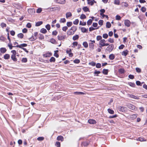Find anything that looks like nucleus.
<instances>
[{"instance_id": "18", "label": "nucleus", "mask_w": 147, "mask_h": 147, "mask_svg": "<svg viewBox=\"0 0 147 147\" xmlns=\"http://www.w3.org/2000/svg\"><path fill=\"white\" fill-rule=\"evenodd\" d=\"M71 16L72 14L70 12H67L66 14V17L67 18L71 17Z\"/></svg>"}, {"instance_id": "16", "label": "nucleus", "mask_w": 147, "mask_h": 147, "mask_svg": "<svg viewBox=\"0 0 147 147\" xmlns=\"http://www.w3.org/2000/svg\"><path fill=\"white\" fill-rule=\"evenodd\" d=\"M57 140L58 141L61 140L63 141L64 140V138L62 136H59L57 137Z\"/></svg>"}, {"instance_id": "10", "label": "nucleus", "mask_w": 147, "mask_h": 147, "mask_svg": "<svg viewBox=\"0 0 147 147\" xmlns=\"http://www.w3.org/2000/svg\"><path fill=\"white\" fill-rule=\"evenodd\" d=\"M27 46V45L26 44L24 43L21 44L20 45H17L16 46H15L14 47H18L20 48L21 49H22L23 48L22 47H26Z\"/></svg>"}, {"instance_id": "35", "label": "nucleus", "mask_w": 147, "mask_h": 147, "mask_svg": "<svg viewBox=\"0 0 147 147\" xmlns=\"http://www.w3.org/2000/svg\"><path fill=\"white\" fill-rule=\"evenodd\" d=\"M79 38V36L78 35H76L75 36H74L73 37V39L75 40H76L78 39Z\"/></svg>"}, {"instance_id": "62", "label": "nucleus", "mask_w": 147, "mask_h": 147, "mask_svg": "<svg viewBox=\"0 0 147 147\" xmlns=\"http://www.w3.org/2000/svg\"><path fill=\"white\" fill-rule=\"evenodd\" d=\"M116 20H119L121 19V17L119 15H117L116 16Z\"/></svg>"}, {"instance_id": "59", "label": "nucleus", "mask_w": 147, "mask_h": 147, "mask_svg": "<svg viewBox=\"0 0 147 147\" xmlns=\"http://www.w3.org/2000/svg\"><path fill=\"white\" fill-rule=\"evenodd\" d=\"M108 41L111 43H113L114 42L113 39L111 38H109L108 39Z\"/></svg>"}, {"instance_id": "58", "label": "nucleus", "mask_w": 147, "mask_h": 147, "mask_svg": "<svg viewBox=\"0 0 147 147\" xmlns=\"http://www.w3.org/2000/svg\"><path fill=\"white\" fill-rule=\"evenodd\" d=\"M1 26L3 28L4 27H6V24L4 23H2L1 24Z\"/></svg>"}, {"instance_id": "20", "label": "nucleus", "mask_w": 147, "mask_h": 147, "mask_svg": "<svg viewBox=\"0 0 147 147\" xmlns=\"http://www.w3.org/2000/svg\"><path fill=\"white\" fill-rule=\"evenodd\" d=\"M50 42L53 44H57L56 41L55 40V39L53 38L50 39Z\"/></svg>"}, {"instance_id": "37", "label": "nucleus", "mask_w": 147, "mask_h": 147, "mask_svg": "<svg viewBox=\"0 0 147 147\" xmlns=\"http://www.w3.org/2000/svg\"><path fill=\"white\" fill-rule=\"evenodd\" d=\"M81 30L82 32L85 33L86 32L87 29L84 27H82L81 28Z\"/></svg>"}, {"instance_id": "51", "label": "nucleus", "mask_w": 147, "mask_h": 147, "mask_svg": "<svg viewBox=\"0 0 147 147\" xmlns=\"http://www.w3.org/2000/svg\"><path fill=\"white\" fill-rule=\"evenodd\" d=\"M8 46L9 48L10 49H12L13 47H15V46H13L12 45L11 43H9L8 45Z\"/></svg>"}, {"instance_id": "4", "label": "nucleus", "mask_w": 147, "mask_h": 147, "mask_svg": "<svg viewBox=\"0 0 147 147\" xmlns=\"http://www.w3.org/2000/svg\"><path fill=\"white\" fill-rule=\"evenodd\" d=\"M89 41L91 42L89 43V48L91 50H94V43H95L94 40H90Z\"/></svg>"}, {"instance_id": "48", "label": "nucleus", "mask_w": 147, "mask_h": 147, "mask_svg": "<svg viewBox=\"0 0 147 147\" xmlns=\"http://www.w3.org/2000/svg\"><path fill=\"white\" fill-rule=\"evenodd\" d=\"M102 37L100 36H98L96 37V40L97 41H99L102 40Z\"/></svg>"}, {"instance_id": "46", "label": "nucleus", "mask_w": 147, "mask_h": 147, "mask_svg": "<svg viewBox=\"0 0 147 147\" xmlns=\"http://www.w3.org/2000/svg\"><path fill=\"white\" fill-rule=\"evenodd\" d=\"M86 18V16L84 14H82L80 16V18L81 19H85Z\"/></svg>"}, {"instance_id": "31", "label": "nucleus", "mask_w": 147, "mask_h": 147, "mask_svg": "<svg viewBox=\"0 0 147 147\" xmlns=\"http://www.w3.org/2000/svg\"><path fill=\"white\" fill-rule=\"evenodd\" d=\"M111 26L110 23L109 22H107L106 23V26L107 28H109Z\"/></svg>"}, {"instance_id": "3", "label": "nucleus", "mask_w": 147, "mask_h": 147, "mask_svg": "<svg viewBox=\"0 0 147 147\" xmlns=\"http://www.w3.org/2000/svg\"><path fill=\"white\" fill-rule=\"evenodd\" d=\"M106 41L104 39L101 40L99 42V47L102 48V47L105 46H107L109 45L108 43H106Z\"/></svg>"}, {"instance_id": "53", "label": "nucleus", "mask_w": 147, "mask_h": 147, "mask_svg": "<svg viewBox=\"0 0 147 147\" xmlns=\"http://www.w3.org/2000/svg\"><path fill=\"white\" fill-rule=\"evenodd\" d=\"M42 11V9L41 8H39L37 9L36 13H40Z\"/></svg>"}, {"instance_id": "7", "label": "nucleus", "mask_w": 147, "mask_h": 147, "mask_svg": "<svg viewBox=\"0 0 147 147\" xmlns=\"http://www.w3.org/2000/svg\"><path fill=\"white\" fill-rule=\"evenodd\" d=\"M66 38V36L62 35V34H60L58 35L57 36L58 39L59 40H64Z\"/></svg>"}, {"instance_id": "1", "label": "nucleus", "mask_w": 147, "mask_h": 147, "mask_svg": "<svg viewBox=\"0 0 147 147\" xmlns=\"http://www.w3.org/2000/svg\"><path fill=\"white\" fill-rule=\"evenodd\" d=\"M76 30L77 28L76 26H73L71 27V28L67 32V34L68 35L73 34Z\"/></svg>"}, {"instance_id": "40", "label": "nucleus", "mask_w": 147, "mask_h": 147, "mask_svg": "<svg viewBox=\"0 0 147 147\" xmlns=\"http://www.w3.org/2000/svg\"><path fill=\"white\" fill-rule=\"evenodd\" d=\"M72 25V23L71 22H67V25L68 27L71 26Z\"/></svg>"}, {"instance_id": "11", "label": "nucleus", "mask_w": 147, "mask_h": 147, "mask_svg": "<svg viewBox=\"0 0 147 147\" xmlns=\"http://www.w3.org/2000/svg\"><path fill=\"white\" fill-rule=\"evenodd\" d=\"M124 24L125 26L129 27L130 24V21L129 20H125Z\"/></svg>"}, {"instance_id": "29", "label": "nucleus", "mask_w": 147, "mask_h": 147, "mask_svg": "<svg viewBox=\"0 0 147 147\" xmlns=\"http://www.w3.org/2000/svg\"><path fill=\"white\" fill-rule=\"evenodd\" d=\"M42 24V21H40L36 22L35 24V26H39Z\"/></svg>"}, {"instance_id": "43", "label": "nucleus", "mask_w": 147, "mask_h": 147, "mask_svg": "<svg viewBox=\"0 0 147 147\" xmlns=\"http://www.w3.org/2000/svg\"><path fill=\"white\" fill-rule=\"evenodd\" d=\"M59 22L60 23H65L66 22V20L65 18H61Z\"/></svg>"}, {"instance_id": "24", "label": "nucleus", "mask_w": 147, "mask_h": 147, "mask_svg": "<svg viewBox=\"0 0 147 147\" xmlns=\"http://www.w3.org/2000/svg\"><path fill=\"white\" fill-rule=\"evenodd\" d=\"M58 3L61 4H65L66 3L65 0H58Z\"/></svg>"}, {"instance_id": "9", "label": "nucleus", "mask_w": 147, "mask_h": 147, "mask_svg": "<svg viewBox=\"0 0 147 147\" xmlns=\"http://www.w3.org/2000/svg\"><path fill=\"white\" fill-rule=\"evenodd\" d=\"M28 12L30 14L32 15H34L35 13V9L34 8L28 9Z\"/></svg>"}, {"instance_id": "44", "label": "nucleus", "mask_w": 147, "mask_h": 147, "mask_svg": "<svg viewBox=\"0 0 147 147\" xmlns=\"http://www.w3.org/2000/svg\"><path fill=\"white\" fill-rule=\"evenodd\" d=\"M129 85L132 87H134L135 86V84L134 83H132V82H129L128 83Z\"/></svg>"}, {"instance_id": "41", "label": "nucleus", "mask_w": 147, "mask_h": 147, "mask_svg": "<svg viewBox=\"0 0 147 147\" xmlns=\"http://www.w3.org/2000/svg\"><path fill=\"white\" fill-rule=\"evenodd\" d=\"M72 46V47L73 48H74L75 46H77L78 45V42H73Z\"/></svg>"}, {"instance_id": "26", "label": "nucleus", "mask_w": 147, "mask_h": 147, "mask_svg": "<svg viewBox=\"0 0 147 147\" xmlns=\"http://www.w3.org/2000/svg\"><path fill=\"white\" fill-rule=\"evenodd\" d=\"M102 73L105 75H107L108 73V69H104L103 70Z\"/></svg>"}, {"instance_id": "33", "label": "nucleus", "mask_w": 147, "mask_h": 147, "mask_svg": "<svg viewBox=\"0 0 147 147\" xmlns=\"http://www.w3.org/2000/svg\"><path fill=\"white\" fill-rule=\"evenodd\" d=\"M89 144V143L88 141L84 142L82 143V145H84V146H87Z\"/></svg>"}, {"instance_id": "36", "label": "nucleus", "mask_w": 147, "mask_h": 147, "mask_svg": "<svg viewBox=\"0 0 147 147\" xmlns=\"http://www.w3.org/2000/svg\"><path fill=\"white\" fill-rule=\"evenodd\" d=\"M100 16L102 15V14H104L103 13H105V9H101L100 10Z\"/></svg>"}, {"instance_id": "23", "label": "nucleus", "mask_w": 147, "mask_h": 147, "mask_svg": "<svg viewBox=\"0 0 147 147\" xmlns=\"http://www.w3.org/2000/svg\"><path fill=\"white\" fill-rule=\"evenodd\" d=\"M24 34L22 33H19L17 35L18 37L20 38H22L24 37Z\"/></svg>"}, {"instance_id": "49", "label": "nucleus", "mask_w": 147, "mask_h": 147, "mask_svg": "<svg viewBox=\"0 0 147 147\" xmlns=\"http://www.w3.org/2000/svg\"><path fill=\"white\" fill-rule=\"evenodd\" d=\"M80 25L82 26H85L86 25V22H82L81 21H80Z\"/></svg>"}, {"instance_id": "13", "label": "nucleus", "mask_w": 147, "mask_h": 147, "mask_svg": "<svg viewBox=\"0 0 147 147\" xmlns=\"http://www.w3.org/2000/svg\"><path fill=\"white\" fill-rule=\"evenodd\" d=\"M128 53V51L127 50H125V51H124L122 52L121 53V55L124 56L125 57Z\"/></svg>"}, {"instance_id": "45", "label": "nucleus", "mask_w": 147, "mask_h": 147, "mask_svg": "<svg viewBox=\"0 0 147 147\" xmlns=\"http://www.w3.org/2000/svg\"><path fill=\"white\" fill-rule=\"evenodd\" d=\"M55 59L54 57H52L50 59L49 61L50 62H54L55 61Z\"/></svg>"}, {"instance_id": "8", "label": "nucleus", "mask_w": 147, "mask_h": 147, "mask_svg": "<svg viewBox=\"0 0 147 147\" xmlns=\"http://www.w3.org/2000/svg\"><path fill=\"white\" fill-rule=\"evenodd\" d=\"M126 106L129 109L133 110H134L136 108V107L135 106L130 104H128Z\"/></svg>"}, {"instance_id": "25", "label": "nucleus", "mask_w": 147, "mask_h": 147, "mask_svg": "<svg viewBox=\"0 0 147 147\" xmlns=\"http://www.w3.org/2000/svg\"><path fill=\"white\" fill-rule=\"evenodd\" d=\"M83 45L85 48H87L88 47V45L86 42H84L83 43Z\"/></svg>"}, {"instance_id": "6", "label": "nucleus", "mask_w": 147, "mask_h": 147, "mask_svg": "<svg viewBox=\"0 0 147 147\" xmlns=\"http://www.w3.org/2000/svg\"><path fill=\"white\" fill-rule=\"evenodd\" d=\"M114 45L111 44L109 46L106 48V50L109 52H111L114 48Z\"/></svg>"}, {"instance_id": "64", "label": "nucleus", "mask_w": 147, "mask_h": 147, "mask_svg": "<svg viewBox=\"0 0 147 147\" xmlns=\"http://www.w3.org/2000/svg\"><path fill=\"white\" fill-rule=\"evenodd\" d=\"M56 145L57 147H60V143L59 142H57L56 143Z\"/></svg>"}, {"instance_id": "2", "label": "nucleus", "mask_w": 147, "mask_h": 147, "mask_svg": "<svg viewBox=\"0 0 147 147\" xmlns=\"http://www.w3.org/2000/svg\"><path fill=\"white\" fill-rule=\"evenodd\" d=\"M11 52L12 53V54L11 55V59L15 62L17 61V59L16 57V51L13 50L11 51Z\"/></svg>"}, {"instance_id": "12", "label": "nucleus", "mask_w": 147, "mask_h": 147, "mask_svg": "<svg viewBox=\"0 0 147 147\" xmlns=\"http://www.w3.org/2000/svg\"><path fill=\"white\" fill-rule=\"evenodd\" d=\"M88 122L91 124H94L96 123V121L94 119H89L88 120Z\"/></svg>"}, {"instance_id": "34", "label": "nucleus", "mask_w": 147, "mask_h": 147, "mask_svg": "<svg viewBox=\"0 0 147 147\" xmlns=\"http://www.w3.org/2000/svg\"><path fill=\"white\" fill-rule=\"evenodd\" d=\"M83 10L85 12L88 11L89 10L88 8L87 7H84L82 8Z\"/></svg>"}, {"instance_id": "38", "label": "nucleus", "mask_w": 147, "mask_h": 147, "mask_svg": "<svg viewBox=\"0 0 147 147\" xmlns=\"http://www.w3.org/2000/svg\"><path fill=\"white\" fill-rule=\"evenodd\" d=\"M120 74L124 73L125 72V70L123 69H120L118 70Z\"/></svg>"}, {"instance_id": "63", "label": "nucleus", "mask_w": 147, "mask_h": 147, "mask_svg": "<svg viewBox=\"0 0 147 147\" xmlns=\"http://www.w3.org/2000/svg\"><path fill=\"white\" fill-rule=\"evenodd\" d=\"M131 118H132V119H134L136 118L137 117V115L136 114H134L132 115H131Z\"/></svg>"}, {"instance_id": "15", "label": "nucleus", "mask_w": 147, "mask_h": 147, "mask_svg": "<svg viewBox=\"0 0 147 147\" xmlns=\"http://www.w3.org/2000/svg\"><path fill=\"white\" fill-rule=\"evenodd\" d=\"M87 3L88 4L90 5H93L94 3H96V1L94 0H92L91 1H90L87 2Z\"/></svg>"}, {"instance_id": "50", "label": "nucleus", "mask_w": 147, "mask_h": 147, "mask_svg": "<svg viewBox=\"0 0 147 147\" xmlns=\"http://www.w3.org/2000/svg\"><path fill=\"white\" fill-rule=\"evenodd\" d=\"M51 55V53H47L44 55V56L45 57H50Z\"/></svg>"}, {"instance_id": "17", "label": "nucleus", "mask_w": 147, "mask_h": 147, "mask_svg": "<svg viewBox=\"0 0 147 147\" xmlns=\"http://www.w3.org/2000/svg\"><path fill=\"white\" fill-rule=\"evenodd\" d=\"M115 55L113 54H111L109 55V58L111 60H113L115 58Z\"/></svg>"}, {"instance_id": "52", "label": "nucleus", "mask_w": 147, "mask_h": 147, "mask_svg": "<svg viewBox=\"0 0 147 147\" xmlns=\"http://www.w3.org/2000/svg\"><path fill=\"white\" fill-rule=\"evenodd\" d=\"M108 35L107 34H103L102 37H103L105 39L107 38L108 37Z\"/></svg>"}, {"instance_id": "28", "label": "nucleus", "mask_w": 147, "mask_h": 147, "mask_svg": "<svg viewBox=\"0 0 147 147\" xmlns=\"http://www.w3.org/2000/svg\"><path fill=\"white\" fill-rule=\"evenodd\" d=\"M129 96L132 98H133L134 99H139V98L138 97L136 96L133 95H130Z\"/></svg>"}, {"instance_id": "30", "label": "nucleus", "mask_w": 147, "mask_h": 147, "mask_svg": "<svg viewBox=\"0 0 147 147\" xmlns=\"http://www.w3.org/2000/svg\"><path fill=\"white\" fill-rule=\"evenodd\" d=\"M108 112L111 114H113L114 113V111L110 109H108L107 110Z\"/></svg>"}, {"instance_id": "14", "label": "nucleus", "mask_w": 147, "mask_h": 147, "mask_svg": "<svg viewBox=\"0 0 147 147\" xmlns=\"http://www.w3.org/2000/svg\"><path fill=\"white\" fill-rule=\"evenodd\" d=\"M0 51L1 53H4L7 51L6 49L5 48H1L0 49Z\"/></svg>"}, {"instance_id": "19", "label": "nucleus", "mask_w": 147, "mask_h": 147, "mask_svg": "<svg viewBox=\"0 0 147 147\" xmlns=\"http://www.w3.org/2000/svg\"><path fill=\"white\" fill-rule=\"evenodd\" d=\"M4 58L5 59H8L10 58V55L7 54H5L4 56Z\"/></svg>"}, {"instance_id": "21", "label": "nucleus", "mask_w": 147, "mask_h": 147, "mask_svg": "<svg viewBox=\"0 0 147 147\" xmlns=\"http://www.w3.org/2000/svg\"><path fill=\"white\" fill-rule=\"evenodd\" d=\"M36 39V37H34V36H31V37L30 38H29V40L30 41H33L35 40Z\"/></svg>"}, {"instance_id": "54", "label": "nucleus", "mask_w": 147, "mask_h": 147, "mask_svg": "<svg viewBox=\"0 0 147 147\" xmlns=\"http://www.w3.org/2000/svg\"><path fill=\"white\" fill-rule=\"evenodd\" d=\"M101 64L100 63H97L96 65V67L97 68H100L101 67Z\"/></svg>"}, {"instance_id": "32", "label": "nucleus", "mask_w": 147, "mask_h": 147, "mask_svg": "<svg viewBox=\"0 0 147 147\" xmlns=\"http://www.w3.org/2000/svg\"><path fill=\"white\" fill-rule=\"evenodd\" d=\"M120 1L119 0H115L114 3L116 5H119L120 4Z\"/></svg>"}, {"instance_id": "56", "label": "nucleus", "mask_w": 147, "mask_h": 147, "mask_svg": "<svg viewBox=\"0 0 147 147\" xmlns=\"http://www.w3.org/2000/svg\"><path fill=\"white\" fill-rule=\"evenodd\" d=\"M103 21L102 20H100L98 21V24L100 26H102L103 24Z\"/></svg>"}, {"instance_id": "22", "label": "nucleus", "mask_w": 147, "mask_h": 147, "mask_svg": "<svg viewBox=\"0 0 147 147\" xmlns=\"http://www.w3.org/2000/svg\"><path fill=\"white\" fill-rule=\"evenodd\" d=\"M74 94L76 95H82L84 94L85 93L82 92H74Z\"/></svg>"}, {"instance_id": "55", "label": "nucleus", "mask_w": 147, "mask_h": 147, "mask_svg": "<svg viewBox=\"0 0 147 147\" xmlns=\"http://www.w3.org/2000/svg\"><path fill=\"white\" fill-rule=\"evenodd\" d=\"M45 27L48 30H49L50 29V26L49 24L47 25Z\"/></svg>"}, {"instance_id": "5", "label": "nucleus", "mask_w": 147, "mask_h": 147, "mask_svg": "<svg viewBox=\"0 0 147 147\" xmlns=\"http://www.w3.org/2000/svg\"><path fill=\"white\" fill-rule=\"evenodd\" d=\"M118 109L119 111L125 112L127 111V108L126 107L120 106L118 107Z\"/></svg>"}, {"instance_id": "39", "label": "nucleus", "mask_w": 147, "mask_h": 147, "mask_svg": "<svg viewBox=\"0 0 147 147\" xmlns=\"http://www.w3.org/2000/svg\"><path fill=\"white\" fill-rule=\"evenodd\" d=\"M92 20L91 19L89 20L87 22V24L88 25H91L92 23Z\"/></svg>"}, {"instance_id": "42", "label": "nucleus", "mask_w": 147, "mask_h": 147, "mask_svg": "<svg viewBox=\"0 0 147 147\" xmlns=\"http://www.w3.org/2000/svg\"><path fill=\"white\" fill-rule=\"evenodd\" d=\"M79 20L78 19H76L73 22V24L75 25H77L79 22Z\"/></svg>"}, {"instance_id": "47", "label": "nucleus", "mask_w": 147, "mask_h": 147, "mask_svg": "<svg viewBox=\"0 0 147 147\" xmlns=\"http://www.w3.org/2000/svg\"><path fill=\"white\" fill-rule=\"evenodd\" d=\"M27 61V60L26 58H23L22 59V61L23 63H26Z\"/></svg>"}, {"instance_id": "60", "label": "nucleus", "mask_w": 147, "mask_h": 147, "mask_svg": "<svg viewBox=\"0 0 147 147\" xmlns=\"http://www.w3.org/2000/svg\"><path fill=\"white\" fill-rule=\"evenodd\" d=\"M67 29H68V27L66 26H64V27H63L62 29L63 31H66V30H67Z\"/></svg>"}, {"instance_id": "61", "label": "nucleus", "mask_w": 147, "mask_h": 147, "mask_svg": "<svg viewBox=\"0 0 147 147\" xmlns=\"http://www.w3.org/2000/svg\"><path fill=\"white\" fill-rule=\"evenodd\" d=\"M89 64L90 65H91L92 66H94L95 65H96V63H95L93 62H91L89 63Z\"/></svg>"}, {"instance_id": "27", "label": "nucleus", "mask_w": 147, "mask_h": 147, "mask_svg": "<svg viewBox=\"0 0 147 147\" xmlns=\"http://www.w3.org/2000/svg\"><path fill=\"white\" fill-rule=\"evenodd\" d=\"M41 32L45 34L47 32V30L44 28L41 29L40 30Z\"/></svg>"}, {"instance_id": "57", "label": "nucleus", "mask_w": 147, "mask_h": 147, "mask_svg": "<svg viewBox=\"0 0 147 147\" xmlns=\"http://www.w3.org/2000/svg\"><path fill=\"white\" fill-rule=\"evenodd\" d=\"M57 32L56 30L53 31L52 33V34L53 35L56 36L57 34Z\"/></svg>"}]
</instances>
